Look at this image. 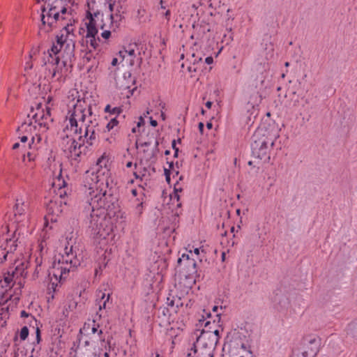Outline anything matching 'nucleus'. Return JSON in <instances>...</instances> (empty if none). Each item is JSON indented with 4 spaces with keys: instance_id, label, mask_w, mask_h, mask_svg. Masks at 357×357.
<instances>
[{
    "instance_id": "obj_16",
    "label": "nucleus",
    "mask_w": 357,
    "mask_h": 357,
    "mask_svg": "<svg viewBox=\"0 0 357 357\" xmlns=\"http://www.w3.org/2000/svg\"><path fill=\"white\" fill-rule=\"evenodd\" d=\"M26 236H23L22 235L19 236L17 232L15 234V230L13 231V238H10L8 234L3 236L4 242L1 245L0 263H3L6 261L8 257H10L11 255L17 247V241L20 238H24Z\"/></svg>"
},
{
    "instance_id": "obj_12",
    "label": "nucleus",
    "mask_w": 357,
    "mask_h": 357,
    "mask_svg": "<svg viewBox=\"0 0 357 357\" xmlns=\"http://www.w3.org/2000/svg\"><path fill=\"white\" fill-rule=\"evenodd\" d=\"M321 339L316 335L305 337L302 345L293 350L291 357H314L319 351Z\"/></svg>"
},
{
    "instance_id": "obj_35",
    "label": "nucleus",
    "mask_w": 357,
    "mask_h": 357,
    "mask_svg": "<svg viewBox=\"0 0 357 357\" xmlns=\"http://www.w3.org/2000/svg\"><path fill=\"white\" fill-rule=\"evenodd\" d=\"M100 347H105V349L106 350L105 354H104V357H109V352H108V351H109V348H110L109 344H107L106 347L105 346H102L101 344H100Z\"/></svg>"
},
{
    "instance_id": "obj_62",
    "label": "nucleus",
    "mask_w": 357,
    "mask_h": 357,
    "mask_svg": "<svg viewBox=\"0 0 357 357\" xmlns=\"http://www.w3.org/2000/svg\"><path fill=\"white\" fill-rule=\"evenodd\" d=\"M158 144V142L156 140H155L154 141V146H156Z\"/></svg>"
},
{
    "instance_id": "obj_41",
    "label": "nucleus",
    "mask_w": 357,
    "mask_h": 357,
    "mask_svg": "<svg viewBox=\"0 0 357 357\" xmlns=\"http://www.w3.org/2000/svg\"><path fill=\"white\" fill-rule=\"evenodd\" d=\"M212 333H213L215 335V337H218V341L220 338V331L218 329H215L213 331H212Z\"/></svg>"
},
{
    "instance_id": "obj_46",
    "label": "nucleus",
    "mask_w": 357,
    "mask_h": 357,
    "mask_svg": "<svg viewBox=\"0 0 357 357\" xmlns=\"http://www.w3.org/2000/svg\"><path fill=\"white\" fill-rule=\"evenodd\" d=\"M151 124L152 126L155 127L158 125V123L155 120L151 119Z\"/></svg>"
},
{
    "instance_id": "obj_7",
    "label": "nucleus",
    "mask_w": 357,
    "mask_h": 357,
    "mask_svg": "<svg viewBox=\"0 0 357 357\" xmlns=\"http://www.w3.org/2000/svg\"><path fill=\"white\" fill-rule=\"evenodd\" d=\"M84 24L86 28V39L93 49H96L99 44V38L97 37L98 30L103 31L101 36L105 40L109 38L112 29L108 28V24L104 22L103 14L100 11L91 13L87 10L84 19Z\"/></svg>"
},
{
    "instance_id": "obj_55",
    "label": "nucleus",
    "mask_w": 357,
    "mask_h": 357,
    "mask_svg": "<svg viewBox=\"0 0 357 357\" xmlns=\"http://www.w3.org/2000/svg\"><path fill=\"white\" fill-rule=\"evenodd\" d=\"M218 309V307L215 305V306H213V312H217Z\"/></svg>"
},
{
    "instance_id": "obj_13",
    "label": "nucleus",
    "mask_w": 357,
    "mask_h": 357,
    "mask_svg": "<svg viewBox=\"0 0 357 357\" xmlns=\"http://www.w3.org/2000/svg\"><path fill=\"white\" fill-rule=\"evenodd\" d=\"M80 332L88 337L84 341L86 346H94L98 342H100L102 346L106 347L107 344H109V342H105V338L102 336V331L100 329V326L96 323L94 320L85 323L83 328L80 330Z\"/></svg>"
},
{
    "instance_id": "obj_11",
    "label": "nucleus",
    "mask_w": 357,
    "mask_h": 357,
    "mask_svg": "<svg viewBox=\"0 0 357 357\" xmlns=\"http://www.w3.org/2000/svg\"><path fill=\"white\" fill-rule=\"evenodd\" d=\"M54 185L58 186L60 190L59 197L50 202L47 205V210L48 211V217L46 218L45 227H47V220L50 219L51 221H56V218L59 217L65 210L66 203L63 200L62 188L65 187L66 182L61 181L60 178L57 180V183H54Z\"/></svg>"
},
{
    "instance_id": "obj_21",
    "label": "nucleus",
    "mask_w": 357,
    "mask_h": 357,
    "mask_svg": "<svg viewBox=\"0 0 357 357\" xmlns=\"http://www.w3.org/2000/svg\"><path fill=\"white\" fill-rule=\"evenodd\" d=\"M185 260L188 266L189 273H193L195 272L196 263L194 259H190L189 254L183 253L181 257H180V266H183V261Z\"/></svg>"
},
{
    "instance_id": "obj_8",
    "label": "nucleus",
    "mask_w": 357,
    "mask_h": 357,
    "mask_svg": "<svg viewBox=\"0 0 357 357\" xmlns=\"http://www.w3.org/2000/svg\"><path fill=\"white\" fill-rule=\"evenodd\" d=\"M71 15L64 0H46L42 10L41 21L44 26H47L45 31H49L58 21L68 20V23H75V20L72 21Z\"/></svg>"
},
{
    "instance_id": "obj_64",
    "label": "nucleus",
    "mask_w": 357,
    "mask_h": 357,
    "mask_svg": "<svg viewBox=\"0 0 357 357\" xmlns=\"http://www.w3.org/2000/svg\"><path fill=\"white\" fill-rule=\"evenodd\" d=\"M181 68H185V64H184V63H182V64L181 65Z\"/></svg>"
},
{
    "instance_id": "obj_59",
    "label": "nucleus",
    "mask_w": 357,
    "mask_h": 357,
    "mask_svg": "<svg viewBox=\"0 0 357 357\" xmlns=\"http://www.w3.org/2000/svg\"><path fill=\"white\" fill-rule=\"evenodd\" d=\"M191 350H193L194 353H196V351H197L196 347L195 346L193 348L191 349Z\"/></svg>"
},
{
    "instance_id": "obj_50",
    "label": "nucleus",
    "mask_w": 357,
    "mask_h": 357,
    "mask_svg": "<svg viewBox=\"0 0 357 357\" xmlns=\"http://www.w3.org/2000/svg\"><path fill=\"white\" fill-rule=\"evenodd\" d=\"M206 127H207V128H208V129H211V128H212V127H213V124H212V123H211V122H208V123H206Z\"/></svg>"
},
{
    "instance_id": "obj_49",
    "label": "nucleus",
    "mask_w": 357,
    "mask_h": 357,
    "mask_svg": "<svg viewBox=\"0 0 357 357\" xmlns=\"http://www.w3.org/2000/svg\"><path fill=\"white\" fill-rule=\"evenodd\" d=\"M28 315H29L28 313L26 312L24 310H22L21 312V317H28Z\"/></svg>"
},
{
    "instance_id": "obj_33",
    "label": "nucleus",
    "mask_w": 357,
    "mask_h": 357,
    "mask_svg": "<svg viewBox=\"0 0 357 357\" xmlns=\"http://www.w3.org/2000/svg\"><path fill=\"white\" fill-rule=\"evenodd\" d=\"M160 9L162 10V12L160 13V14L164 15L165 16V17L167 19H168V16L169 15V10H167L165 12L163 11L164 10H165V6H163V1L162 0H160Z\"/></svg>"
},
{
    "instance_id": "obj_15",
    "label": "nucleus",
    "mask_w": 357,
    "mask_h": 357,
    "mask_svg": "<svg viewBox=\"0 0 357 357\" xmlns=\"http://www.w3.org/2000/svg\"><path fill=\"white\" fill-rule=\"evenodd\" d=\"M137 50L138 47L135 43L123 47L118 53V56L121 59L120 62L123 63V66H128L139 65L142 58L139 56V52H137Z\"/></svg>"
},
{
    "instance_id": "obj_24",
    "label": "nucleus",
    "mask_w": 357,
    "mask_h": 357,
    "mask_svg": "<svg viewBox=\"0 0 357 357\" xmlns=\"http://www.w3.org/2000/svg\"><path fill=\"white\" fill-rule=\"evenodd\" d=\"M39 52L38 47H33L31 49L29 53V59L30 61H28L25 63L24 70L26 71H28L29 70H31L33 68V63L31 60L36 56V54Z\"/></svg>"
},
{
    "instance_id": "obj_42",
    "label": "nucleus",
    "mask_w": 357,
    "mask_h": 357,
    "mask_svg": "<svg viewBox=\"0 0 357 357\" xmlns=\"http://www.w3.org/2000/svg\"><path fill=\"white\" fill-rule=\"evenodd\" d=\"M204 125L203 123L200 122L199 123V130L200 131L201 133H203V130H204Z\"/></svg>"
},
{
    "instance_id": "obj_5",
    "label": "nucleus",
    "mask_w": 357,
    "mask_h": 357,
    "mask_svg": "<svg viewBox=\"0 0 357 357\" xmlns=\"http://www.w3.org/2000/svg\"><path fill=\"white\" fill-rule=\"evenodd\" d=\"M31 119L25 121L18 127L17 132L20 133L31 132L36 131L31 137V144L29 147L31 149H38L39 144L43 139H46L45 132L50 128L52 121L50 115V108L47 106L45 109L38 107L35 111L31 112Z\"/></svg>"
},
{
    "instance_id": "obj_37",
    "label": "nucleus",
    "mask_w": 357,
    "mask_h": 357,
    "mask_svg": "<svg viewBox=\"0 0 357 357\" xmlns=\"http://www.w3.org/2000/svg\"><path fill=\"white\" fill-rule=\"evenodd\" d=\"M119 58L115 57V58L112 59L111 65L112 66H116L119 64Z\"/></svg>"
},
{
    "instance_id": "obj_39",
    "label": "nucleus",
    "mask_w": 357,
    "mask_h": 357,
    "mask_svg": "<svg viewBox=\"0 0 357 357\" xmlns=\"http://www.w3.org/2000/svg\"><path fill=\"white\" fill-rule=\"evenodd\" d=\"M36 339L38 342L40 341V331L38 328L36 329Z\"/></svg>"
},
{
    "instance_id": "obj_34",
    "label": "nucleus",
    "mask_w": 357,
    "mask_h": 357,
    "mask_svg": "<svg viewBox=\"0 0 357 357\" xmlns=\"http://www.w3.org/2000/svg\"><path fill=\"white\" fill-rule=\"evenodd\" d=\"M146 11L144 9L139 8L137 10V17L140 20L145 14Z\"/></svg>"
},
{
    "instance_id": "obj_57",
    "label": "nucleus",
    "mask_w": 357,
    "mask_h": 357,
    "mask_svg": "<svg viewBox=\"0 0 357 357\" xmlns=\"http://www.w3.org/2000/svg\"><path fill=\"white\" fill-rule=\"evenodd\" d=\"M179 58H180V60H182L184 59V54H181L180 56H179Z\"/></svg>"
},
{
    "instance_id": "obj_51",
    "label": "nucleus",
    "mask_w": 357,
    "mask_h": 357,
    "mask_svg": "<svg viewBox=\"0 0 357 357\" xmlns=\"http://www.w3.org/2000/svg\"><path fill=\"white\" fill-rule=\"evenodd\" d=\"M187 70H188V72H192V67L191 66H188L187 67ZM193 70L195 71V69H193Z\"/></svg>"
},
{
    "instance_id": "obj_19",
    "label": "nucleus",
    "mask_w": 357,
    "mask_h": 357,
    "mask_svg": "<svg viewBox=\"0 0 357 357\" xmlns=\"http://www.w3.org/2000/svg\"><path fill=\"white\" fill-rule=\"evenodd\" d=\"M26 157L28 158V162L26 161V156L24 155L23 157V163L24 164V167H22V170L24 174L30 175L35 167V165L33 163L34 155L31 153L29 152L27 153Z\"/></svg>"
},
{
    "instance_id": "obj_52",
    "label": "nucleus",
    "mask_w": 357,
    "mask_h": 357,
    "mask_svg": "<svg viewBox=\"0 0 357 357\" xmlns=\"http://www.w3.org/2000/svg\"><path fill=\"white\" fill-rule=\"evenodd\" d=\"M194 252H195V255H199V248H195Z\"/></svg>"
},
{
    "instance_id": "obj_27",
    "label": "nucleus",
    "mask_w": 357,
    "mask_h": 357,
    "mask_svg": "<svg viewBox=\"0 0 357 357\" xmlns=\"http://www.w3.org/2000/svg\"><path fill=\"white\" fill-rule=\"evenodd\" d=\"M143 195H142V197L140 198H137L136 199V212L138 213V214H142V205H143Z\"/></svg>"
},
{
    "instance_id": "obj_17",
    "label": "nucleus",
    "mask_w": 357,
    "mask_h": 357,
    "mask_svg": "<svg viewBox=\"0 0 357 357\" xmlns=\"http://www.w3.org/2000/svg\"><path fill=\"white\" fill-rule=\"evenodd\" d=\"M197 343L201 349L205 353H213L218 344V337L210 330L202 329L197 337Z\"/></svg>"
},
{
    "instance_id": "obj_60",
    "label": "nucleus",
    "mask_w": 357,
    "mask_h": 357,
    "mask_svg": "<svg viewBox=\"0 0 357 357\" xmlns=\"http://www.w3.org/2000/svg\"><path fill=\"white\" fill-rule=\"evenodd\" d=\"M225 252H223V253L222 254V260H224V259H225Z\"/></svg>"
},
{
    "instance_id": "obj_48",
    "label": "nucleus",
    "mask_w": 357,
    "mask_h": 357,
    "mask_svg": "<svg viewBox=\"0 0 357 357\" xmlns=\"http://www.w3.org/2000/svg\"><path fill=\"white\" fill-rule=\"evenodd\" d=\"M20 147V143L16 142L13 145V149H17Z\"/></svg>"
},
{
    "instance_id": "obj_6",
    "label": "nucleus",
    "mask_w": 357,
    "mask_h": 357,
    "mask_svg": "<svg viewBox=\"0 0 357 357\" xmlns=\"http://www.w3.org/2000/svg\"><path fill=\"white\" fill-rule=\"evenodd\" d=\"M79 264V260L73 252V247L66 246L63 253L54 257L52 265L49 270L50 283L48 290L56 291V287L69 271Z\"/></svg>"
},
{
    "instance_id": "obj_20",
    "label": "nucleus",
    "mask_w": 357,
    "mask_h": 357,
    "mask_svg": "<svg viewBox=\"0 0 357 357\" xmlns=\"http://www.w3.org/2000/svg\"><path fill=\"white\" fill-rule=\"evenodd\" d=\"M167 167H165V175L166 181L168 184H170L171 175L173 178L178 174V171L175 169V166L173 162H167Z\"/></svg>"
},
{
    "instance_id": "obj_4",
    "label": "nucleus",
    "mask_w": 357,
    "mask_h": 357,
    "mask_svg": "<svg viewBox=\"0 0 357 357\" xmlns=\"http://www.w3.org/2000/svg\"><path fill=\"white\" fill-rule=\"evenodd\" d=\"M31 257L29 261L22 262L15 268H10L7 273L0 275V305L1 319L8 318V305H5L8 301L11 295L7 293L13 284L15 277H26L29 273H31L32 280L38 279L43 272V259L41 256H36L34 259Z\"/></svg>"
},
{
    "instance_id": "obj_38",
    "label": "nucleus",
    "mask_w": 357,
    "mask_h": 357,
    "mask_svg": "<svg viewBox=\"0 0 357 357\" xmlns=\"http://www.w3.org/2000/svg\"><path fill=\"white\" fill-rule=\"evenodd\" d=\"M213 62V59L211 56H208L205 59V63L207 64H211Z\"/></svg>"
},
{
    "instance_id": "obj_2",
    "label": "nucleus",
    "mask_w": 357,
    "mask_h": 357,
    "mask_svg": "<svg viewBox=\"0 0 357 357\" xmlns=\"http://www.w3.org/2000/svg\"><path fill=\"white\" fill-rule=\"evenodd\" d=\"M84 187L88 210L91 211L86 222L87 231L100 246H104L114 236L113 226L110 219L107 218L105 211L107 185L103 176L91 169L85 173Z\"/></svg>"
},
{
    "instance_id": "obj_36",
    "label": "nucleus",
    "mask_w": 357,
    "mask_h": 357,
    "mask_svg": "<svg viewBox=\"0 0 357 357\" xmlns=\"http://www.w3.org/2000/svg\"><path fill=\"white\" fill-rule=\"evenodd\" d=\"M172 147L174 149V156H177L178 154V148L176 146V141L173 140L172 142Z\"/></svg>"
},
{
    "instance_id": "obj_45",
    "label": "nucleus",
    "mask_w": 357,
    "mask_h": 357,
    "mask_svg": "<svg viewBox=\"0 0 357 357\" xmlns=\"http://www.w3.org/2000/svg\"><path fill=\"white\" fill-rule=\"evenodd\" d=\"M213 103L211 101H207L205 104L206 107L208 108V109H210L212 106Z\"/></svg>"
},
{
    "instance_id": "obj_29",
    "label": "nucleus",
    "mask_w": 357,
    "mask_h": 357,
    "mask_svg": "<svg viewBox=\"0 0 357 357\" xmlns=\"http://www.w3.org/2000/svg\"><path fill=\"white\" fill-rule=\"evenodd\" d=\"M29 335V329L26 326H24L21 328L20 332V337L22 340H25Z\"/></svg>"
},
{
    "instance_id": "obj_28",
    "label": "nucleus",
    "mask_w": 357,
    "mask_h": 357,
    "mask_svg": "<svg viewBox=\"0 0 357 357\" xmlns=\"http://www.w3.org/2000/svg\"><path fill=\"white\" fill-rule=\"evenodd\" d=\"M204 314L202 315V318L203 319H199V322H203L204 324V327L205 328H207L208 327L209 329H211V328L209 326L211 325V321H205V316L206 317H211V313L210 312H206L205 310H204Z\"/></svg>"
},
{
    "instance_id": "obj_30",
    "label": "nucleus",
    "mask_w": 357,
    "mask_h": 357,
    "mask_svg": "<svg viewBox=\"0 0 357 357\" xmlns=\"http://www.w3.org/2000/svg\"><path fill=\"white\" fill-rule=\"evenodd\" d=\"M105 111L112 114H119L121 109L119 107H112L109 105H107L105 108Z\"/></svg>"
},
{
    "instance_id": "obj_54",
    "label": "nucleus",
    "mask_w": 357,
    "mask_h": 357,
    "mask_svg": "<svg viewBox=\"0 0 357 357\" xmlns=\"http://www.w3.org/2000/svg\"><path fill=\"white\" fill-rule=\"evenodd\" d=\"M208 357H213V353H205Z\"/></svg>"
},
{
    "instance_id": "obj_61",
    "label": "nucleus",
    "mask_w": 357,
    "mask_h": 357,
    "mask_svg": "<svg viewBox=\"0 0 357 357\" xmlns=\"http://www.w3.org/2000/svg\"><path fill=\"white\" fill-rule=\"evenodd\" d=\"M247 355H248V357H252V355H251L250 352H248ZM240 357H245V356H240Z\"/></svg>"
},
{
    "instance_id": "obj_18",
    "label": "nucleus",
    "mask_w": 357,
    "mask_h": 357,
    "mask_svg": "<svg viewBox=\"0 0 357 357\" xmlns=\"http://www.w3.org/2000/svg\"><path fill=\"white\" fill-rule=\"evenodd\" d=\"M46 228L45 227V229L43 232H45L43 234V238L41 240H39L37 245H36L34 248V255L32 256V257H36V256H41L43 259V255L47 252V243L45 240V235H46Z\"/></svg>"
},
{
    "instance_id": "obj_26",
    "label": "nucleus",
    "mask_w": 357,
    "mask_h": 357,
    "mask_svg": "<svg viewBox=\"0 0 357 357\" xmlns=\"http://www.w3.org/2000/svg\"><path fill=\"white\" fill-rule=\"evenodd\" d=\"M347 333L357 339V320L349 324Z\"/></svg>"
},
{
    "instance_id": "obj_14",
    "label": "nucleus",
    "mask_w": 357,
    "mask_h": 357,
    "mask_svg": "<svg viewBox=\"0 0 357 357\" xmlns=\"http://www.w3.org/2000/svg\"><path fill=\"white\" fill-rule=\"evenodd\" d=\"M109 9L110 15L107 19L109 21L108 28L114 31L119 27L121 22L124 19L126 8L125 3L120 0H114L109 3Z\"/></svg>"
},
{
    "instance_id": "obj_23",
    "label": "nucleus",
    "mask_w": 357,
    "mask_h": 357,
    "mask_svg": "<svg viewBox=\"0 0 357 357\" xmlns=\"http://www.w3.org/2000/svg\"><path fill=\"white\" fill-rule=\"evenodd\" d=\"M153 142L151 140L143 142L141 139H138L136 142L137 149L139 152L147 153L149 151V147L152 145Z\"/></svg>"
},
{
    "instance_id": "obj_3",
    "label": "nucleus",
    "mask_w": 357,
    "mask_h": 357,
    "mask_svg": "<svg viewBox=\"0 0 357 357\" xmlns=\"http://www.w3.org/2000/svg\"><path fill=\"white\" fill-rule=\"evenodd\" d=\"M64 26L56 36V41L50 50L47 51V55L45 58L50 65L49 70L52 73V77L56 81L62 82L68 75L70 61L74 52V25L73 23H63Z\"/></svg>"
},
{
    "instance_id": "obj_32",
    "label": "nucleus",
    "mask_w": 357,
    "mask_h": 357,
    "mask_svg": "<svg viewBox=\"0 0 357 357\" xmlns=\"http://www.w3.org/2000/svg\"><path fill=\"white\" fill-rule=\"evenodd\" d=\"M118 124V121L115 119H112L107 125V128L109 131L113 129Z\"/></svg>"
},
{
    "instance_id": "obj_63",
    "label": "nucleus",
    "mask_w": 357,
    "mask_h": 357,
    "mask_svg": "<svg viewBox=\"0 0 357 357\" xmlns=\"http://www.w3.org/2000/svg\"><path fill=\"white\" fill-rule=\"evenodd\" d=\"M134 175L135 176V178H139V176L137 175V174L136 172H134Z\"/></svg>"
},
{
    "instance_id": "obj_31",
    "label": "nucleus",
    "mask_w": 357,
    "mask_h": 357,
    "mask_svg": "<svg viewBox=\"0 0 357 357\" xmlns=\"http://www.w3.org/2000/svg\"><path fill=\"white\" fill-rule=\"evenodd\" d=\"M174 333H173V328H172L168 331V333H167V335L170 336L171 338H172V347H174V346L176 344L177 334L174 335Z\"/></svg>"
},
{
    "instance_id": "obj_10",
    "label": "nucleus",
    "mask_w": 357,
    "mask_h": 357,
    "mask_svg": "<svg viewBox=\"0 0 357 357\" xmlns=\"http://www.w3.org/2000/svg\"><path fill=\"white\" fill-rule=\"evenodd\" d=\"M265 132L262 129L257 130L252 137L250 145L252 154L255 158L259 159L266 157L269 146H272L274 144L273 139L265 135Z\"/></svg>"
},
{
    "instance_id": "obj_9",
    "label": "nucleus",
    "mask_w": 357,
    "mask_h": 357,
    "mask_svg": "<svg viewBox=\"0 0 357 357\" xmlns=\"http://www.w3.org/2000/svg\"><path fill=\"white\" fill-rule=\"evenodd\" d=\"M29 204L22 197H17L13 209L14 218L13 224L15 226V234L28 236L32 232V228L30 227L29 218Z\"/></svg>"
},
{
    "instance_id": "obj_44",
    "label": "nucleus",
    "mask_w": 357,
    "mask_h": 357,
    "mask_svg": "<svg viewBox=\"0 0 357 357\" xmlns=\"http://www.w3.org/2000/svg\"><path fill=\"white\" fill-rule=\"evenodd\" d=\"M105 160V159H104V158H103V157H102L101 158H99V159L98 160V161H97L96 165H97V166H101V165H102V162H103V160Z\"/></svg>"
},
{
    "instance_id": "obj_58",
    "label": "nucleus",
    "mask_w": 357,
    "mask_h": 357,
    "mask_svg": "<svg viewBox=\"0 0 357 357\" xmlns=\"http://www.w3.org/2000/svg\"><path fill=\"white\" fill-rule=\"evenodd\" d=\"M186 357H193V356H192V353H188L187 354Z\"/></svg>"
},
{
    "instance_id": "obj_56",
    "label": "nucleus",
    "mask_w": 357,
    "mask_h": 357,
    "mask_svg": "<svg viewBox=\"0 0 357 357\" xmlns=\"http://www.w3.org/2000/svg\"><path fill=\"white\" fill-rule=\"evenodd\" d=\"M137 128H138L137 127H134L132 129V132H137Z\"/></svg>"
},
{
    "instance_id": "obj_1",
    "label": "nucleus",
    "mask_w": 357,
    "mask_h": 357,
    "mask_svg": "<svg viewBox=\"0 0 357 357\" xmlns=\"http://www.w3.org/2000/svg\"><path fill=\"white\" fill-rule=\"evenodd\" d=\"M77 89L69 91L68 111L64 121L61 145L67 156L77 160L88 146L97 142L96 125L92 122L90 105L81 98Z\"/></svg>"
},
{
    "instance_id": "obj_53",
    "label": "nucleus",
    "mask_w": 357,
    "mask_h": 357,
    "mask_svg": "<svg viewBox=\"0 0 357 357\" xmlns=\"http://www.w3.org/2000/svg\"><path fill=\"white\" fill-rule=\"evenodd\" d=\"M132 162H127V164H126V167H127L128 168L131 167H132Z\"/></svg>"
},
{
    "instance_id": "obj_22",
    "label": "nucleus",
    "mask_w": 357,
    "mask_h": 357,
    "mask_svg": "<svg viewBox=\"0 0 357 357\" xmlns=\"http://www.w3.org/2000/svg\"><path fill=\"white\" fill-rule=\"evenodd\" d=\"M97 296L99 299L97 301L98 305L99 306V310H102V309L106 308L107 303L109 301L110 296L108 294L106 295L105 293L102 291H99L97 294Z\"/></svg>"
},
{
    "instance_id": "obj_47",
    "label": "nucleus",
    "mask_w": 357,
    "mask_h": 357,
    "mask_svg": "<svg viewBox=\"0 0 357 357\" xmlns=\"http://www.w3.org/2000/svg\"><path fill=\"white\" fill-rule=\"evenodd\" d=\"M131 193H132V195H133V197H137V194H138V193H137V190L136 189H132V190H131Z\"/></svg>"
},
{
    "instance_id": "obj_40",
    "label": "nucleus",
    "mask_w": 357,
    "mask_h": 357,
    "mask_svg": "<svg viewBox=\"0 0 357 357\" xmlns=\"http://www.w3.org/2000/svg\"><path fill=\"white\" fill-rule=\"evenodd\" d=\"M20 142H21L22 143H24H24H26V142H27V140H28V136H26V135H23V136L20 137Z\"/></svg>"
},
{
    "instance_id": "obj_43",
    "label": "nucleus",
    "mask_w": 357,
    "mask_h": 357,
    "mask_svg": "<svg viewBox=\"0 0 357 357\" xmlns=\"http://www.w3.org/2000/svg\"><path fill=\"white\" fill-rule=\"evenodd\" d=\"M144 123V119L140 117L139 119V121L137 122V127L139 128L142 124Z\"/></svg>"
},
{
    "instance_id": "obj_25",
    "label": "nucleus",
    "mask_w": 357,
    "mask_h": 357,
    "mask_svg": "<svg viewBox=\"0 0 357 357\" xmlns=\"http://www.w3.org/2000/svg\"><path fill=\"white\" fill-rule=\"evenodd\" d=\"M178 183V180L176 179L174 183V192L169 195V199L176 202V206H178V190L176 188V185Z\"/></svg>"
}]
</instances>
